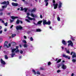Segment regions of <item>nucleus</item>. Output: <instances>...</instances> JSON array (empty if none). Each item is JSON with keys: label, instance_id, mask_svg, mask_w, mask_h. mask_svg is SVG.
<instances>
[{"label": "nucleus", "instance_id": "50", "mask_svg": "<svg viewBox=\"0 0 76 76\" xmlns=\"http://www.w3.org/2000/svg\"><path fill=\"white\" fill-rule=\"evenodd\" d=\"M40 18H42V15H40Z\"/></svg>", "mask_w": 76, "mask_h": 76}, {"label": "nucleus", "instance_id": "19", "mask_svg": "<svg viewBox=\"0 0 76 76\" xmlns=\"http://www.w3.org/2000/svg\"><path fill=\"white\" fill-rule=\"evenodd\" d=\"M11 18L12 19L14 20V19H17L18 18V17H15L14 16H12L11 17Z\"/></svg>", "mask_w": 76, "mask_h": 76}, {"label": "nucleus", "instance_id": "42", "mask_svg": "<svg viewBox=\"0 0 76 76\" xmlns=\"http://www.w3.org/2000/svg\"><path fill=\"white\" fill-rule=\"evenodd\" d=\"M53 3H55L56 1L54 0H52Z\"/></svg>", "mask_w": 76, "mask_h": 76}, {"label": "nucleus", "instance_id": "62", "mask_svg": "<svg viewBox=\"0 0 76 76\" xmlns=\"http://www.w3.org/2000/svg\"><path fill=\"white\" fill-rule=\"evenodd\" d=\"M49 28H50V29H51V28H52L51 27V26L49 27Z\"/></svg>", "mask_w": 76, "mask_h": 76}, {"label": "nucleus", "instance_id": "6", "mask_svg": "<svg viewBox=\"0 0 76 76\" xmlns=\"http://www.w3.org/2000/svg\"><path fill=\"white\" fill-rule=\"evenodd\" d=\"M27 16L26 17V18H27L29 20H35V19L34 18H31V17H29V15H30V14L29 13H28L27 14Z\"/></svg>", "mask_w": 76, "mask_h": 76}, {"label": "nucleus", "instance_id": "63", "mask_svg": "<svg viewBox=\"0 0 76 76\" xmlns=\"http://www.w3.org/2000/svg\"><path fill=\"white\" fill-rule=\"evenodd\" d=\"M10 14V13H8V15H9Z\"/></svg>", "mask_w": 76, "mask_h": 76}, {"label": "nucleus", "instance_id": "57", "mask_svg": "<svg viewBox=\"0 0 76 76\" xmlns=\"http://www.w3.org/2000/svg\"><path fill=\"white\" fill-rule=\"evenodd\" d=\"M62 47V50H63V49H64V47Z\"/></svg>", "mask_w": 76, "mask_h": 76}, {"label": "nucleus", "instance_id": "44", "mask_svg": "<svg viewBox=\"0 0 76 76\" xmlns=\"http://www.w3.org/2000/svg\"><path fill=\"white\" fill-rule=\"evenodd\" d=\"M48 1V0H45V3H47V1Z\"/></svg>", "mask_w": 76, "mask_h": 76}, {"label": "nucleus", "instance_id": "23", "mask_svg": "<svg viewBox=\"0 0 76 76\" xmlns=\"http://www.w3.org/2000/svg\"><path fill=\"white\" fill-rule=\"evenodd\" d=\"M30 40L31 41H34V39L32 37H31L30 38Z\"/></svg>", "mask_w": 76, "mask_h": 76}, {"label": "nucleus", "instance_id": "35", "mask_svg": "<svg viewBox=\"0 0 76 76\" xmlns=\"http://www.w3.org/2000/svg\"><path fill=\"white\" fill-rule=\"evenodd\" d=\"M25 20H26V21L27 22H30L29 20H28V19H26Z\"/></svg>", "mask_w": 76, "mask_h": 76}, {"label": "nucleus", "instance_id": "48", "mask_svg": "<svg viewBox=\"0 0 76 76\" xmlns=\"http://www.w3.org/2000/svg\"><path fill=\"white\" fill-rule=\"evenodd\" d=\"M24 38H25V39H26V36H24Z\"/></svg>", "mask_w": 76, "mask_h": 76}, {"label": "nucleus", "instance_id": "29", "mask_svg": "<svg viewBox=\"0 0 76 76\" xmlns=\"http://www.w3.org/2000/svg\"><path fill=\"white\" fill-rule=\"evenodd\" d=\"M57 19L58 21H60V18L59 17H58L57 18Z\"/></svg>", "mask_w": 76, "mask_h": 76}, {"label": "nucleus", "instance_id": "25", "mask_svg": "<svg viewBox=\"0 0 76 76\" xmlns=\"http://www.w3.org/2000/svg\"><path fill=\"white\" fill-rule=\"evenodd\" d=\"M51 22L50 21H48L46 23V25H50Z\"/></svg>", "mask_w": 76, "mask_h": 76}, {"label": "nucleus", "instance_id": "61", "mask_svg": "<svg viewBox=\"0 0 76 76\" xmlns=\"http://www.w3.org/2000/svg\"><path fill=\"white\" fill-rule=\"evenodd\" d=\"M18 10H20V8H18Z\"/></svg>", "mask_w": 76, "mask_h": 76}, {"label": "nucleus", "instance_id": "9", "mask_svg": "<svg viewBox=\"0 0 76 76\" xmlns=\"http://www.w3.org/2000/svg\"><path fill=\"white\" fill-rule=\"evenodd\" d=\"M20 8H21V10H20L21 11H23V10H24L25 12H26V11H27V10H28V8H25L23 9V7H21Z\"/></svg>", "mask_w": 76, "mask_h": 76}, {"label": "nucleus", "instance_id": "8", "mask_svg": "<svg viewBox=\"0 0 76 76\" xmlns=\"http://www.w3.org/2000/svg\"><path fill=\"white\" fill-rule=\"evenodd\" d=\"M68 43H69L68 44V46H69L70 45L71 47H73V43L72 42V41L69 40L68 41Z\"/></svg>", "mask_w": 76, "mask_h": 76}, {"label": "nucleus", "instance_id": "1", "mask_svg": "<svg viewBox=\"0 0 76 76\" xmlns=\"http://www.w3.org/2000/svg\"><path fill=\"white\" fill-rule=\"evenodd\" d=\"M18 46H17L16 47V49L14 48L12 49V53L11 54L12 57H14V56L15 55V53H19V50L18 49Z\"/></svg>", "mask_w": 76, "mask_h": 76}, {"label": "nucleus", "instance_id": "30", "mask_svg": "<svg viewBox=\"0 0 76 76\" xmlns=\"http://www.w3.org/2000/svg\"><path fill=\"white\" fill-rule=\"evenodd\" d=\"M23 42L24 43H25V44L26 43V40H23Z\"/></svg>", "mask_w": 76, "mask_h": 76}, {"label": "nucleus", "instance_id": "59", "mask_svg": "<svg viewBox=\"0 0 76 76\" xmlns=\"http://www.w3.org/2000/svg\"><path fill=\"white\" fill-rule=\"evenodd\" d=\"M12 1H16V0H12Z\"/></svg>", "mask_w": 76, "mask_h": 76}, {"label": "nucleus", "instance_id": "14", "mask_svg": "<svg viewBox=\"0 0 76 76\" xmlns=\"http://www.w3.org/2000/svg\"><path fill=\"white\" fill-rule=\"evenodd\" d=\"M62 56L66 58H68V59H70V57H69L68 56H66V55L63 54L62 55Z\"/></svg>", "mask_w": 76, "mask_h": 76}, {"label": "nucleus", "instance_id": "31", "mask_svg": "<svg viewBox=\"0 0 76 76\" xmlns=\"http://www.w3.org/2000/svg\"><path fill=\"white\" fill-rule=\"evenodd\" d=\"M19 22H20V21L19 20H18L16 22L17 24H19Z\"/></svg>", "mask_w": 76, "mask_h": 76}, {"label": "nucleus", "instance_id": "13", "mask_svg": "<svg viewBox=\"0 0 76 76\" xmlns=\"http://www.w3.org/2000/svg\"><path fill=\"white\" fill-rule=\"evenodd\" d=\"M12 5L13 6L16 7V6H18V4L17 3H14L13 2L12 3Z\"/></svg>", "mask_w": 76, "mask_h": 76}, {"label": "nucleus", "instance_id": "15", "mask_svg": "<svg viewBox=\"0 0 76 76\" xmlns=\"http://www.w3.org/2000/svg\"><path fill=\"white\" fill-rule=\"evenodd\" d=\"M62 42L63 44H64V45H66V43L67 42L66 41H64V40H62Z\"/></svg>", "mask_w": 76, "mask_h": 76}, {"label": "nucleus", "instance_id": "41", "mask_svg": "<svg viewBox=\"0 0 76 76\" xmlns=\"http://www.w3.org/2000/svg\"><path fill=\"white\" fill-rule=\"evenodd\" d=\"M14 20H10V23H12V22H13Z\"/></svg>", "mask_w": 76, "mask_h": 76}, {"label": "nucleus", "instance_id": "60", "mask_svg": "<svg viewBox=\"0 0 76 76\" xmlns=\"http://www.w3.org/2000/svg\"><path fill=\"white\" fill-rule=\"evenodd\" d=\"M1 47H2V46H0V50L1 49Z\"/></svg>", "mask_w": 76, "mask_h": 76}, {"label": "nucleus", "instance_id": "28", "mask_svg": "<svg viewBox=\"0 0 76 76\" xmlns=\"http://www.w3.org/2000/svg\"><path fill=\"white\" fill-rule=\"evenodd\" d=\"M36 31H37V32H41V29H37Z\"/></svg>", "mask_w": 76, "mask_h": 76}, {"label": "nucleus", "instance_id": "38", "mask_svg": "<svg viewBox=\"0 0 76 76\" xmlns=\"http://www.w3.org/2000/svg\"><path fill=\"white\" fill-rule=\"evenodd\" d=\"M37 75H40V72H39V71H37Z\"/></svg>", "mask_w": 76, "mask_h": 76}, {"label": "nucleus", "instance_id": "32", "mask_svg": "<svg viewBox=\"0 0 76 76\" xmlns=\"http://www.w3.org/2000/svg\"><path fill=\"white\" fill-rule=\"evenodd\" d=\"M60 72H61V70H60V69L58 70L57 71V72L58 73H60Z\"/></svg>", "mask_w": 76, "mask_h": 76}, {"label": "nucleus", "instance_id": "34", "mask_svg": "<svg viewBox=\"0 0 76 76\" xmlns=\"http://www.w3.org/2000/svg\"><path fill=\"white\" fill-rule=\"evenodd\" d=\"M12 44H13V45H15V44H16V43H15V42H12Z\"/></svg>", "mask_w": 76, "mask_h": 76}, {"label": "nucleus", "instance_id": "53", "mask_svg": "<svg viewBox=\"0 0 76 76\" xmlns=\"http://www.w3.org/2000/svg\"><path fill=\"white\" fill-rule=\"evenodd\" d=\"M2 31L1 30L0 31V34H2Z\"/></svg>", "mask_w": 76, "mask_h": 76}, {"label": "nucleus", "instance_id": "5", "mask_svg": "<svg viewBox=\"0 0 76 76\" xmlns=\"http://www.w3.org/2000/svg\"><path fill=\"white\" fill-rule=\"evenodd\" d=\"M7 42H4V47H7V48H9V47H10L11 45V44L10 43H9L8 44V45H7Z\"/></svg>", "mask_w": 76, "mask_h": 76}, {"label": "nucleus", "instance_id": "21", "mask_svg": "<svg viewBox=\"0 0 76 76\" xmlns=\"http://www.w3.org/2000/svg\"><path fill=\"white\" fill-rule=\"evenodd\" d=\"M67 49L66 48H65V51H66V52L67 53H68V54H70V52H69V50H67Z\"/></svg>", "mask_w": 76, "mask_h": 76}, {"label": "nucleus", "instance_id": "37", "mask_svg": "<svg viewBox=\"0 0 76 76\" xmlns=\"http://www.w3.org/2000/svg\"><path fill=\"white\" fill-rule=\"evenodd\" d=\"M61 66V65L60 64H58V66H57V67L58 68H59V67H60Z\"/></svg>", "mask_w": 76, "mask_h": 76}, {"label": "nucleus", "instance_id": "10", "mask_svg": "<svg viewBox=\"0 0 76 76\" xmlns=\"http://www.w3.org/2000/svg\"><path fill=\"white\" fill-rule=\"evenodd\" d=\"M61 68H62V69H63V70L66 69H67V66H66V65H65L63 64L62 65Z\"/></svg>", "mask_w": 76, "mask_h": 76}, {"label": "nucleus", "instance_id": "39", "mask_svg": "<svg viewBox=\"0 0 76 76\" xmlns=\"http://www.w3.org/2000/svg\"><path fill=\"white\" fill-rule=\"evenodd\" d=\"M48 66H49V65H50V64H51V62H48Z\"/></svg>", "mask_w": 76, "mask_h": 76}, {"label": "nucleus", "instance_id": "4", "mask_svg": "<svg viewBox=\"0 0 76 76\" xmlns=\"http://www.w3.org/2000/svg\"><path fill=\"white\" fill-rule=\"evenodd\" d=\"M1 63L2 64L1 65V66H2L3 67H5V64H6V62L2 59H1L0 60Z\"/></svg>", "mask_w": 76, "mask_h": 76}, {"label": "nucleus", "instance_id": "54", "mask_svg": "<svg viewBox=\"0 0 76 76\" xmlns=\"http://www.w3.org/2000/svg\"><path fill=\"white\" fill-rule=\"evenodd\" d=\"M3 15V13L1 12L0 13V15Z\"/></svg>", "mask_w": 76, "mask_h": 76}, {"label": "nucleus", "instance_id": "64", "mask_svg": "<svg viewBox=\"0 0 76 76\" xmlns=\"http://www.w3.org/2000/svg\"><path fill=\"white\" fill-rule=\"evenodd\" d=\"M0 76H2L1 74H0Z\"/></svg>", "mask_w": 76, "mask_h": 76}, {"label": "nucleus", "instance_id": "20", "mask_svg": "<svg viewBox=\"0 0 76 76\" xmlns=\"http://www.w3.org/2000/svg\"><path fill=\"white\" fill-rule=\"evenodd\" d=\"M37 9L36 8H34L32 10H31V12H35Z\"/></svg>", "mask_w": 76, "mask_h": 76}, {"label": "nucleus", "instance_id": "24", "mask_svg": "<svg viewBox=\"0 0 76 76\" xmlns=\"http://www.w3.org/2000/svg\"><path fill=\"white\" fill-rule=\"evenodd\" d=\"M42 21H40L38 22L37 24H38L39 25L41 24L42 23Z\"/></svg>", "mask_w": 76, "mask_h": 76}, {"label": "nucleus", "instance_id": "16", "mask_svg": "<svg viewBox=\"0 0 76 76\" xmlns=\"http://www.w3.org/2000/svg\"><path fill=\"white\" fill-rule=\"evenodd\" d=\"M1 22L3 23V25H4L5 26H7V22L6 23H4V21L2 20L1 21Z\"/></svg>", "mask_w": 76, "mask_h": 76}, {"label": "nucleus", "instance_id": "33", "mask_svg": "<svg viewBox=\"0 0 76 76\" xmlns=\"http://www.w3.org/2000/svg\"><path fill=\"white\" fill-rule=\"evenodd\" d=\"M5 59H8V57L7 55L5 56Z\"/></svg>", "mask_w": 76, "mask_h": 76}, {"label": "nucleus", "instance_id": "18", "mask_svg": "<svg viewBox=\"0 0 76 76\" xmlns=\"http://www.w3.org/2000/svg\"><path fill=\"white\" fill-rule=\"evenodd\" d=\"M55 61H57L56 62V63H60V62L61 61V59H59L58 60V58H56Z\"/></svg>", "mask_w": 76, "mask_h": 76}, {"label": "nucleus", "instance_id": "36", "mask_svg": "<svg viewBox=\"0 0 76 76\" xmlns=\"http://www.w3.org/2000/svg\"><path fill=\"white\" fill-rule=\"evenodd\" d=\"M16 34H13L12 35V38H13V37H15L16 36Z\"/></svg>", "mask_w": 76, "mask_h": 76}, {"label": "nucleus", "instance_id": "17", "mask_svg": "<svg viewBox=\"0 0 76 76\" xmlns=\"http://www.w3.org/2000/svg\"><path fill=\"white\" fill-rule=\"evenodd\" d=\"M43 25H45V24L46 25L47 22V20H46L44 19L43 20Z\"/></svg>", "mask_w": 76, "mask_h": 76}, {"label": "nucleus", "instance_id": "11", "mask_svg": "<svg viewBox=\"0 0 76 76\" xmlns=\"http://www.w3.org/2000/svg\"><path fill=\"white\" fill-rule=\"evenodd\" d=\"M16 28L17 30L21 29L22 28V27L20 26H16Z\"/></svg>", "mask_w": 76, "mask_h": 76}, {"label": "nucleus", "instance_id": "55", "mask_svg": "<svg viewBox=\"0 0 76 76\" xmlns=\"http://www.w3.org/2000/svg\"><path fill=\"white\" fill-rule=\"evenodd\" d=\"M34 25H36V26L37 25V24H36L35 23H34Z\"/></svg>", "mask_w": 76, "mask_h": 76}, {"label": "nucleus", "instance_id": "26", "mask_svg": "<svg viewBox=\"0 0 76 76\" xmlns=\"http://www.w3.org/2000/svg\"><path fill=\"white\" fill-rule=\"evenodd\" d=\"M23 46L24 47H25V48H26V47H28V45H27L26 44H24L23 45Z\"/></svg>", "mask_w": 76, "mask_h": 76}, {"label": "nucleus", "instance_id": "22", "mask_svg": "<svg viewBox=\"0 0 76 76\" xmlns=\"http://www.w3.org/2000/svg\"><path fill=\"white\" fill-rule=\"evenodd\" d=\"M32 72H33V73H34L35 75H36V72H35V71L34 69H33L32 70Z\"/></svg>", "mask_w": 76, "mask_h": 76}, {"label": "nucleus", "instance_id": "7", "mask_svg": "<svg viewBox=\"0 0 76 76\" xmlns=\"http://www.w3.org/2000/svg\"><path fill=\"white\" fill-rule=\"evenodd\" d=\"M71 55H72V58H73L75 57H76V53L74 52H72L70 54Z\"/></svg>", "mask_w": 76, "mask_h": 76}, {"label": "nucleus", "instance_id": "43", "mask_svg": "<svg viewBox=\"0 0 76 76\" xmlns=\"http://www.w3.org/2000/svg\"><path fill=\"white\" fill-rule=\"evenodd\" d=\"M48 2H46V6H48Z\"/></svg>", "mask_w": 76, "mask_h": 76}, {"label": "nucleus", "instance_id": "3", "mask_svg": "<svg viewBox=\"0 0 76 76\" xmlns=\"http://www.w3.org/2000/svg\"><path fill=\"white\" fill-rule=\"evenodd\" d=\"M1 4H5L6 5L5 6H2V9H0V12H1V11H3V10H4V9H4V8H6L7 7V4H9V1H7V2H6V1H4L3 2H2Z\"/></svg>", "mask_w": 76, "mask_h": 76}, {"label": "nucleus", "instance_id": "58", "mask_svg": "<svg viewBox=\"0 0 76 76\" xmlns=\"http://www.w3.org/2000/svg\"><path fill=\"white\" fill-rule=\"evenodd\" d=\"M1 28H2L1 26H0V29H1Z\"/></svg>", "mask_w": 76, "mask_h": 76}, {"label": "nucleus", "instance_id": "27", "mask_svg": "<svg viewBox=\"0 0 76 76\" xmlns=\"http://www.w3.org/2000/svg\"><path fill=\"white\" fill-rule=\"evenodd\" d=\"M76 60L74 59H73L72 60V61L73 63H75V62H76Z\"/></svg>", "mask_w": 76, "mask_h": 76}, {"label": "nucleus", "instance_id": "49", "mask_svg": "<svg viewBox=\"0 0 76 76\" xmlns=\"http://www.w3.org/2000/svg\"><path fill=\"white\" fill-rule=\"evenodd\" d=\"M74 76V74L73 73H72V74H71V76Z\"/></svg>", "mask_w": 76, "mask_h": 76}, {"label": "nucleus", "instance_id": "47", "mask_svg": "<svg viewBox=\"0 0 76 76\" xmlns=\"http://www.w3.org/2000/svg\"><path fill=\"white\" fill-rule=\"evenodd\" d=\"M39 70H43V68H42V67L40 68Z\"/></svg>", "mask_w": 76, "mask_h": 76}, {"label": "nucleus", "instance_id": "12", "mask_svg": "<svg viewBox=\"0 0 76 76\" xmlns=\"http://www.w3.org/2000/svg\"><path fill=\"white\" fill-rule=\"evenodd\" d=\"M30 16L33 17V18H38V16L34 14L33 13H31L30 14Z\"/></svg>", "mask_w": 76, "mask_h": 76}, {"label": "nucleus", "instance_id": "56", "mask_svg": "<svg viewBox=\"0 0 76 76\" xmlns=\"http://www.w3.org/2000/svg\"><path fill=\"white\" fill-rule=\"evenodd\" d=\"M22 57H21V56H20L19 57V58L20 59Z\"/></svg>", "mask_w": 76, "mask_h": 76}, {"label": "nucleus", "instance_id": "52", "mask_svg": "<svg viewBox=\"0 0 76 76\" xmlns=\"http://www.w3.org/2000/svg\"><path fill=\"white\" fill-rule=\"evenodd\" d=\"M20 23H22V21L21 20H20Z\"/></svg>", "mask_w": 76, "mask_h": 76}, {"label": "nucleus", "instance_id": "51", "mask_svg": "<svg viewBox=\"0 0 76 76\" xmlns=\"http://www.w3.org/2000/svg\"><path fill=\"white\" fill-rule=\"evenodd\" d=\"M13 25H12L10 26V28H13Z\"/></svg>", "mask_w": 76, "mask_h": 76}, {"label": "nucleus", "instance_id": "46", "mask_svg": "<svg viewBox=\"0 0 76 76\" xmlns=\"http://www.w3.org/2000/svg\"><path fill=\"white\" fill-rule=\"evenodd\" d=\"M2 39H0V42H2Z\"/></svg>", "mask_w": 76, "mask_h": 76}, {"label": "nucleus", "instance_id": "2", "mask_svg": "<svg viewBox=\"0 0 76 76\" xmlns=\"http://www.w3.org/2000/svg\"><path fill=\"white\" fill-rule=\"evenodd\" d=\"M62 4L63 3L61 1H59L58 4H53V5L54 6V9H56L57 8V6H58V9H60L62 7Z\"/></svg>", "mask_w": 76, "mask_h": 76}, {"label": "nucleus", "instance_id": "40", "mask_svg": "<svg viewBox=\"0 0 76 76\" xmlns=\"http://www.w3.org/2000/svg\"><path fill=\"white\" fill-rule=\"evenodd\" d=\"M20 54H22L23 53V51L22 50H20Z\"/></svg>", "mask_w": 76, "mask_h": 76}, {"label": "nucleus", "instance_id": "45", "mask_svg": "<svg viewBox=\"0 0 76 76\" xmlns=\"http://www.w3.org/2000/svg\"><path fill=\"white\" fill-rule=\"evenodd\" d=\"M4 31L5 32H6V31H7V29L6 28H4Z\"/></svg>", "mask_w": 76, "mask_h": 76}]
</instances>
